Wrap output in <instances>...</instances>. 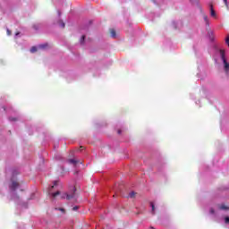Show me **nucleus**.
<instances>
[{
	"label": "nucleus",
	"mask_w": 229,
	"mask_h": 229,
	"mask_svg": "<svg viewBox=\"0 0 229 229\" xmlns=\"http://www.w3.org/2000/svg\"><path fill=\"white\" fill-rule=\"evenodd\" d=\"M58 187V181H55L54 184L48 189V195L51 198V199H56L58 198L59 199H67L68 201H76V188H72V192L69 193H61L60 191L53 192V189H56Z\"/></svg>",
	"instance_id": "f257e3e1"
},
{
	"label": "nucleus",
	"mask_w": 229,
	"mask_h": 229,
	"mask_svg": "<svg viewBox=\"0 0 229 229\" xmlns=\"http://www.w3.org/2000/svg\"><path fill=\"white\" fill-rule=\"evenodd\" d=\"M212 53L215 57L220 56V58L224 64V69H225V72H229V63L226 62V53H225V49H223L221 47V45L219 43L213 44Z\"/></svg>",
	"instance_id": "f03ea898"
},
{
	"label": "nucleus",
	"mask_w": 229,
	"mask_h": 229,
	"mask_svg": "<svg viewBox=\"0 0 229 229\" xmlns=\"http://www.w3.org/2000/svg\"><path fill=\"white\" fill-rule=\"evenodd\" d=\"M16 189H20V191H23L22 188L21 187V184L17 182L14 180H12L11 184L9 185V190L11 192V197L13 201H17L19 199V196L15 193Z\"/></svg>",
	"instance_id": "7ed1b4c3"
},
{
	"label": "nucleus",
	"mask_w": 229,
	"mask_h": 229,
	"mask_svg": "<svg viewBox=\"0 0 229 229\" xmlns=\"http://www.w3.org/2000/svg\"><path fill=\"white\" fill-rule=\"evenodd\" d=\"M48 47H49V45L47 43H44V44L38 45L37 47H32L30 48V53H37V51L47 49Z\"/></svg>",
	"instance_id": "20e7f679"
},
{
	"label": "nucleus",
	"mask_w": 229,
	"mask_h": 229,
	"mask_svg": "<svg viewBox=\"0 0 229 229\" xmlns=\"http://www.w3.org/2000/svg\"><path fill=\"white\" fill-rule=\"evenodd\" d=\"M208 38L210 40V42H216V36L214 35V31H209L208 34Z\"/></svg>",
	"instance_id": "39448f33"
},
{
	"label": "nucleus",
	"mask_w": 229,
	"mask_h": 229,
	"mask_svg": "<svg viewBox=\"0 0 229 229\" xmlns=\"http://www.w3.org/2000/svg\"><path fill=\"white\" fill-rule=\"evenodd\" d=\"M209 10H210V15L211 17L216 18V11L214 10V4H209Z\"/></svg>",
	"instance_id": "423d86ee"
},
{
	"label": "nucleus",
	"mask_w": 229,
	"mask_h": 229,
	"mask_svg": "<svg viewBox=\"0 0 229 229\" xmlns=\"http://www.w3.org/2000/svg\"><path fill=\"white\" fill-rule=\"evenodd\" d=\"M111 38H117L118 35H117V31L115 30H112L110 32Z\"/></svg>",
	"instance_id": "0eeeda50"
},
{
	"label": "nucleus",
	"mask_w": 229,
	"mask_h": 229,
	"mask_svg": "<svg viewBox=\"0 0 229 229\" xmlns=\"http://www.w3.org/2000/svg\"><path fill=\"white\" fill-rule=\"evenodd\" d=\"M219 209L220 210H228V207H226L225 204H221L219 206Z\"/></svg>",
	"instance_id": "6e6552de"
},
{
	"label": "nucleus",
	"mask_w": 229,
	"mask_h": 229,
	"mask_svg": "<svg viewBox=\"0 0 229 229\" xmlns=\"http://www.w3.org/2000/svg\"><path fill=\"white\" fill-rule=\"evenodd\" d=\"M69 164H73V165H76L78 164V161L76 159H69Z\"/></svg>",
	"instance_id": "1a4fd4ad"
},
{
	"label": "nucleus",
	"mask_w": 229,
	"mask_h": 229,
	"mask_svg": "<svg viewBox=\"0 0 229 229\" xmlns=\"http://www.w3.org/2000/svg\"><path fill=\"white\" fill-rule=\"evenodd\" d=\"M150 207H151L152 214H155V203L151 202Z\"/></svg>",
	"instance_id": "9d476101"
},
{
	"label": "nucleus",
	"mask_w": 229,
	"mask_h": 229,
	"mask_svg": "<svg viewBox=\"0 0 229 229\" xmlns=\"http://www.w3.org/2000/svg\"><path fill=\"white\" fill-rule=\"evenodd\" d=\"M135 196V191H131L129 193V198H133Z\"/></svg>",
	"instance_id": "9b49d317"
},
{
	"label": "nucleus",
	"mask_w": 229,
	"mask_h": 229,
	"mask_svg": "<svg viewBox=\"0 0 229 229\" xmlns=\"http://www.w3.org/2000/svg\"><path fill=\"white\" fill-rule=\"evenodd\" d=\"M19 37H21V32H16L14 34V38H19Z\"/></svg>",
	"instance_id": "f8f14e48"
},
{
	"label": "nucleus",
	"mask_w": 229,
	"mask_h": 229,
	"mask_svg": "<svg viewBox=\"0 0 229 229\" xmlns=\"http://www.w3.org/2000/svg\"><path fill=\"white\" fill-rule=\"evenodd\" d=\"M83 42H85V36H82L80 39L81 44H83Z\"/></svg>",
	"instance_id": "ddd939ff"
},
{
	"label": "nucleus",
	"mask_w": 229,
	"mask_h": 229,
	"mask_svg": "<svg viewBox=\"0 0 229 229\" xmlns=\"http://www.w3.org/2000/svg\"><path fill=\"white\" fill-rule=\"evenodd\" d=\"M225 225H229V216L225 217Z\"/></svg>",
	"instance_id": "4468645a"
},
{
	"label": "nucleus",
	"mask_w": 229,
	"mask_h": 229,
	"mask_svg": "<svg viewBox=\"0 0 229 229\" xmlns=\"http://www.w3.org/2000/svg\"><path fill=\"white\" fill-rule=\"evenodd\" d=\"M209 214H210L211 216H214V214H216V211H214V208H210Z\"/></svg>",
	"instance_id": "2eb2a0df"
},
{
	"label": "nucleus",
	"mask_w": 229,
	"mask_h": 229,
	"mask_svg": "<svg viewBox=\"0 0 229 229\" xmlns=\"http://www.w3.org/2000/svg\"><path fill=\"white\" fill-rule=\"evenodd\" d=\"M204 21H205L206 23L208 22V17L207 15H204Z\"/></svg>",
	"instance_id": "dca6fc26"
},
{
	"label": "nucleus",
	"mask_w": 229,
	"mask_h": 229,
	"mask_svg": "<svg viewBox=\"0 0 229 229\" xmlns=\"http://www.w3.org/2000/svg\"><path fill=\"white\" fill-rule=\"evenodd\" d=\"M9 121H11V122L17 121V118L9 117Z\"/></svg>",
	"instance_id": "f3484780"
},
{
	"label": "nucleus",
	"mask_w": 229,
	"mask_h": 229,
	"mask_svg": "<svg viewBox=\"0 0 229 229\" xmlns=\"http://www.w3.org/2000/svg\"><path fill=\"white\" fill-rule=\"evenodd\" d=\"M7 35H8V37H10V35H12V30H7Z\"/></svg>",
	"instance_id": "a211bd4d"
},
{
	"label": "nucleus",
	"mask_w": 229,
	"mask_h": 229,
	"mask_svg": "<svg viewBox=\"0 0 229 229\" xmlns=\"http://www.w3.org/2000/svg\"><path fill=\"white\" fill-rule=\"evenodd\" d=\"M61 28H65V23H64V21H61Z\"/></svg>",
	"instance_id": "6ab92c4d"
},
{
	"label": "nucleus",
	"mask_w": 229,
	"mask_h": 229,
	"mask_svg": "<svg viewBox=\"0 0 229 229\" xmlns=\"http://www.w3.org/2000/svg\"><path fill=\"white\" fill-rule=\"evenodd\" d=\"M225 6H228V0H224Z\"/></svg>",
	"instance_id": "aec40b11"
},
{
	"label": "nucleus",
	"mask_w": 229,
	"mask_h": 229,
	"mask_svg": "<svg viewBox=\"0 0 229 229\" xmlns=\"http://www.w3.org/2000/svg\"><path fill=\"white\" fill-rule=\"evenodd\" d=\"M72 210H73V211L78 210V206L73 207V208H72Z\"/></svg>",
	"instance_id": "412c9836"
},
{
	"label": "nucleus",
	"mask_w": 229,
	"mask_h": 229,
	"mask_svg": "<svg viewBox=\"0 0 229 229\" xmlns=\"http://www.w3.org/2000/svg\"><path fill=\"white\" fill-rule=\"evenodd\" d=\"M118 134L121 135V130H118Z\"/></svg>",
	"instance_id": "4be33fe9"
},
{
	"label": "nucleus",
	"mask_w": 229,
	"mask_h": 229,
	"mask_svg": "<svg viewBox=\"0 0 229 229\" xmlns=\"http://www.w3.org/2000/svg\"><path fill=\"white\" fill-rule=\"evenodd\" d=\"M59 210H60L61 212H64V208H59Z\"/></svg>",
	"instance_id": "5701e85b"
}]
</instances>
